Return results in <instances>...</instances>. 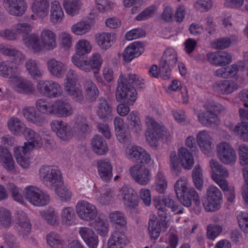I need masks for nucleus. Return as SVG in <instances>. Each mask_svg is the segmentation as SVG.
I'll return each mask as SVG.
<instances>
[{
    "label": "nucleus",
    "instance_id": "423d86ee",
    "mask_svg": "<svg viewBox=\"0 0 248 248\" xmlns=\"http://www.w3.org/2000/svg\"><path fill=\"white\" fill-rule=\"evenodd\" d=\"M21 70L16 63L9 61L0 64V75L11 79L14 89L19 93H29L33 89L31 83L19 76Z\"/></svg>",
    "mask_w": 248,
    "mask_h": 248
},
{
    "label": "nucleus",
    "instance_id": "4be33fe9",
    "mask_svg": "<svg viewBox=\"0 0 248 248\" xmlns=\"http://www.w3.org/2000/svg\"><path fill=\"white\" fill-rule=\"evenodd\" d=\"M129 170L132 178L140 185H147L151 179L150 170L143 165L135 164L131 166Z\"/></svg>",
    "mask_w": 248,
    "mask_h": 248
},
{
    "label": "nucleus",
    "instance_id": "b1692460",
    "mask_svg": "<svg viewBox=\"0 0 248 248\" xmlns=\"http://www.w3.org/2000/svg\"><path fill=\"white\" fill-rule=\"evenodd\" d=\"M196 141L204 154L208 156L213 154V137L210 132L205 130L199 131L196 135Z\"/></svg>",
    "mask_w": 248,
    "mask_h": 248
},
{
    "label": "nucleus",
    "instance_id": "2eb2a0df",
    "mask_svg": "<svg viewBox=\"0 0 248 248\" xmlns=\"http://www.w3.org/2000/svg\"><path fill=\"white\" fill-rule=\"evenodd\" d=\"M222 202V195L219 188L211 185L206 190V195L202 199V204L207 212H214L218 210Z\"/></svg>",
    "mask_w": 248,
    "mask_h": 248
},
{
    "label": "nucleus",
    "instance_id": "ea45409f",
    "mask_svg": "<svg viewBox=\"0 0 248 248\" xmlns=\"http://www.w3.org/2000/svg\"><path fill=\"white\" fill-rule=\"evenodd\" d=\"M47 69L49 73L54 77L62 78L66 70L64 63L55 59H50L47 62Z\"/></svg>",
    "mask_w": 248,
    "mask_h": 248
},
{
    "label": "nucleus",
    "instance_id": "bf43d9fd",
    "mask_svg": "<svg viewBox=\"0 0 248 248\" xmlns=\"http://www.w3.org/2000/svg\"><path fill=\"white\" fill-rule=\"evenodd\" d=\"M85 95L90 99L96 98L99 91L95 84L92 81H88L85 84Z\"/></svg>",
    "mask_w": 248,
    "mask_h": 248
},
{
    "label": "nucleus",
    "instance_id": "5701e85b",
    "mask_svg": "<svg viewBox=\"0 0 248 248\" xmlns=\"http://www.w3.org/2000/svg\"><path fill=\"white\" fill-rule=\"evenodd\" d=\"M74 48L75 53L73 55L71 61L76 66L84 59L82 57L91 53L93 50V46L89 40L81 38L76 42Z\"/></svg>",
    "mask_w": 248,
    "mask_h": 248
},
{
    "label": "nucleus",
    "instance_id": "864d4df0",
    "mask_svg": "<svg viewBox=\"0 0 248 248\" xmlns=\"http://www.w3.org/2000/svg\"><path fill=\"white\" fill-rule=\"evenodd\" d=\"M168 183L164 175L161 172H158L155 177L154 187L155 190L159 193H163L167 188Z\"/></svg>",
    "mask_w": 248,
    "mask_h": 248
},
{
    "label": "nucleus",
    "instance_id": "f704fd0d",
    "mask_svg": "<svg viewBox=\"0 0 248 248\" xmlns=\"http://www.w3.org/2000/svg\"><path fill=\"white\" fill-rule=\"evenodd\" d=\"M78 232L89 248H97L99 243L98 237L92 229L82 227L79 228Z\"/></svg>",
    "mask_w": 248,
    "mask_h": 248
},
{
    "label": "nucleus",
    "instance_id": "0e129e2a",
    "mask_svg": "<svg viewBox=\"0 0 248 248\" xmlns=\"http://www.w3.org/2000/svg\"><path fill=\"white\" fill-rule=\"evenodd\" d=\"M157 6L152 5L145 9L136 16L137 20H143L153 16L157 11Z\"/></svg>",
    "mask_w": 248,
    "mask_h": 248
},
{
    "label": "nucleus",
    "instance_id": "dca6fc26",
    "mask_svg": "<svg viewBox=\"0 0 248 248\" xmlns=\"http://www.w3.org/2000/svg\"><path fill=\"white\" fill-rule=\"evenodd\" d=\"M64 88L66 93L77 102H81L83 95L80 86L78 83V78L75 71H68L64 83Z\"/></svg>",
    "mask_w": 248,
    "mask_h": 248
},
{
    "label": "nucleus",
    "instance_id": "09e8293b",
    "mask_svg": "<svg viewBox=\"0 0 248 248\" xmlns=\"http://www.w3.org/2000/svg\"><path fill=\"white\" fill-rule=\"evenodd\" d=\"M91 226L101 236H106L108 232L109 223L107 219L99 218Z\"/></svg>",
    "mask_w": 248,
    "mask_h": 248
},
{
    "label": "nucleus",
    "instance_id": "6e6d98bb",
    "mask_svg": "<svg viewBox=\"0 0 248 248\" xmlns=\"http://www.w3.org/2000/svg\"><path fill=\"white\" fill-rule=\"evenodd\" d=\"M228 78H234L239 71H243L245 69V63L239 61L235 63L226 67Z\"/></svg>",
    "mask_w": 248,
    "mask_h": 248
},
{
    "label": "nucleus",
    "instance_id": "7ed1b4c3",
    "mask_svg": "<svg viewBox=\"0 0 248 248\" xmlns=\"http://www.w3.org/2000/svg\"><path fill=\"white\" fill-rule=\"evenodd\" d=\"M39 176L45 185L55 190L62 201H67L71 199L72 193L63 183L61 172L57 168L43 166L40 169Z\"/></svg>",
    "mask_w": 248,
    "mask_h": 248
},
{
    "label": "nucleus",
    "instance_id": "f03ea898",
    "mask_svg": "<svg viewBox=\"0 0 248 248\" xmlns=\"http://www.w3.org/2000/svg\"><path fill=\"white\" fill-rule=\"evenodd\" d=\"M143 83L142 79L134 74H121L116 92L117 101L127 105H134L137 99V93L134 88L128 86L131 84L137 88H141Z\"/></svg>",
    "mask_w": 248,
    "mask_h": 248
},
{
    "label": "nucleus",
    "instance_id": "cd10ccee",
    "mask_svg": "<svg viewBox=\"0 0 248 248\" xmlns=\"http://www.w3.org/2000/svg\"><path fill=\"white\" fill-rule=\"evenodd\" d=\"M32 26L27 23H18L15 25L12 30L5 29L0 33V35L9 40L16 39L20 34L27 33L31 31Z\"/></svg>",
    "mask_w": 248,
    "mask_h": 248
},
{
    "label": "nucleus",
    "instance_id": "c9c22d12",
    "mask_svg": "<svg viewBox=\"0 0 248 248\" xmlns=\"http://www.w3.org/2000/svg\"><path fill=\"white\" fill-rule=\"evenodd\" d=\"M213 88L216 92L228 94L237 90L238 85L237 82L232 80H221L217 82L214 85Z\"/></svg>",
    "mask_w": 248,
    "mask_h": 248
},
{
    "label": "nucleus",
    "instance_id": "58836bf2",
    "mask_svg": "<svg viewBox=\"0 0 248 248\" xmlns=\"http://www.w3.org/2000/svg\"><path fill=\"white\" fill-rule=\"evenodd\" d=\"M22 114L28 122L37 126L43 125L46 122V120L44 116L37 113L34 107L25 108L23 109Z\"/></svg>",
    "mask_w": 248,
    "mask_h": 248
},
{
    "label": "nucleus",
    "instance_id": "aec40b11",
    "mask_svg": "<svg viewBox=\"0 0 248 248\" xmlns=\"http://www.w3.org/2000/svg\"><path fill=\"white\" fill-rule=\"evenodd\" d=\"M76 210L78 217L84 221L91 222L96 218L98 215L96 206L85 201L78 202Z\"/></svg>",
    "mask_w": 248,
    "mask_h": 248
},
{
    "label": "nucleus",
    "instance_id": "f3484780",
    "mask_svg": "<svg viewBox=\"0 0 248 248\" xmlns=\"http://www.w3.org/2000/svg\"><path fill=\"white\" fill-rule=\"evenodd\" d=\"M24 194L32 205L41 206L46 205L49 201L48 195L39 187L30 186L25 188Z\"/></svg>",
    "mask_w": 248,
    "mask_h": 248
},
{
    "label": "nucleus",
    "instance_id": "0eeeda50",
    "mask_svg": "<svg viewBox=\"0 0 248 248\" xmlns=\"http://www.w3.org/2000/svg\"><path fill=\"white\" fill-rule=\"evenodd\" d=\"M51 128L57 136L63 141L70 140L75 134L84 133L90 130L86 118L82 116L76 117L73 129L66 123L58 120H54L51 122Z\"/></svg>",
    "mask_w": 248,
    "mask_h": 248
},
{
    "label": "nucleus",
    "instance_id": "ddd939ff",
    "mask_svg": "<svg viewBox=\"0 0 248 248\" xmlns=\"http://www.w3.org/2000/svg\"><path fill=\"white\" fill-rule=\"evenodd\" d=\"M103 62L102 55L99 52H94L88 59L82 60L76 66L86 72L92 71L96 80L103 83V80L99 74Z\"/></svg>",
    "mask_w": 248,
    "mask_h": 248
},
{
    "label": "nucleus",
    "instance_id": "9d476101",
    "mask_svg": "<svg viewBox=\"0 0 248 248\" xmlns=\"http://www.w3.org/2000/svg\"><path fill=\"white\" fill-rule=\"evenodd\" d=\"M42 145V140H36L34 141H26L22 146L15 147L14 154L18 165L23 168H29L31 162L29 153L34 149L41 147Z\"/></svg>",
    "mask_w": 248,
    "mask_h": 248
},
{
    "label": "nucleus",
    "instance_id": "7c9ffc66",
    "mask_svg": "<svg viewBox=\"0 0 248 248\" xmlns=\"http://www.w3.org/2000/svg\"><path fill=\"white\" fill-rule=\"evenodd\" d=\"M95 40L101 49L107 50L115 43L116 35L106 31L100 32L95 35Z\"/></svg>",
    "mask_w": 248,
    "mask_h": 248
},
{
    "label": "nucleus",
    "instance_id": "3c124183",
    "mask_svg": "<svg viewBox=\"0 0 248 248\" xmlns=\"http://www.w3.org/2000/svg\"><path fill=\"white\" fill-rule=\"evenodd\" d=\"M229 128L243 140L248 141V123L242 122L236 124L234 127L231 126Z\"/></svg>",
    "mask_w": 248,
    "mask_h": 248
},
{
    "label": "nucleus",
    "instance_id": "37998d69",
    "mask_svg": "<svg viewBox=\"0 0 248 248\" xmlns=\"http://www.w3.org/2000/svg\"><path fill=\"white\" fill-rule=\"evenodd\" d=\"M91 144L93 151L97 155H105L108 151L106 141L101 136H94L91 140Z\"/></svg>",
    "mask_w": 248,
    "mask_h": 248
},
{
    "label": "nucleus",
    "instance_id": "9b49d317",
    "mask_svg": "<svg viewBox=\"0 0 248 248\" xmlns=\"http://www.w3.org/2000/svg\"><path fill=\"white\" fill-rule=\"evenodd\" d=\"M204 107L206 110V112H195L199 122L207 127H212L219 124L220 120L215 112L221 111L223 107L214 102L205 104Z\"/></svg>",
    "mask_w": 248,
    "mask_h": 248
},
{
    "label": "nucleus",
    "instance_id": "79ce46f5",
    "mask_svg": "<svg viewBox=\"0 0 248 248\" xmlns=\"http://www.w3.org/2000/svg\"><path fill=\"white\" fill-rule=\"evenodd\" d=\"M33 14L39 18L44 19L48 15V5L46 0H34L31 6Z\"/></svg>",
    "mask_w": 248,
    "mask_h": 248
},
{
    "label": "nucleus",
    "instance_id": "1a4fd4ad",
    "mask_svg": "<svg viewBox=\"0 0 248 248\" xmlns=\"http://www.w3.org/2000/svg\"><path fill=\"white\" fill-rule=\"evenodd\" d=\"M210 166L212 179L223 191L226 192V195L228 201L232 202L235 198L234 188L230 187L225 179L229 175L228 170L215 159L210 161Z\"/></svg>",
    "mask_w": 248,
    "mask_h": 248
},
{
    "label": "nucleus",
    "instance_id": "a878e982",
    "mask_svg": "<svg viewBox=\"0 0 248 248\" xmlns=\"http://www.w3.org/2000/svg\"><path fill=\"white\" fill-rule=\"evenodd\" d=\"M97 14L90 13L88 16L89 21L81 20L73 25L71 27L73 33L78 36H83L88 33L94 24V21L97 19Z\"/></svg>",
    "mask_w": 248,
    "mask_h": 248
},
{
    "label": "nucleus",
    "instance_id": "f257e3e1",
    "mask_svg": "<svg viewBox=\"0 0 248 248\" xmlns=\"http://www.w3.org/2000/svg\"><path fill=\"white\" fill-rule=\"evenodd\" d=\"M154 203L158 210V216L161 217L159 220L156 215L152 214L149 216L148 231L149 235L152 240H156L159 237L161 231H165L170 225V217L167 213V208H170L175 213H182L183 208L174 203L169 198H161L155 197L154 199Z\"/></svg>",
    "mask_w": 248,
    "mask_h": 248
},
{
    "label": "nucleus",
    "instance_id": "473e14b6",
    "mask_svg": "<svg viewBox=\"0 0 248 248\" xmlns=\"http://www.w3.org/2000/svg\"><path fill=\"white\" fill-rule=\"evenodd\" d=\"M113 124L115 133L119 141L123 143L128 142L130 137L127 134L126 128L123 119L119 116L116 117L114 119Z\"/></svg>",
    "mask_w": 248,
    "mask_h": 248
},
{
    "label": "nucleus",
    "instance_id": "e2e57ef3",
    "mask_svg": "<svg viewBox=\"0 0 248 248\" xmlns=\"http://www.w3.org/2000/svg\"><path fill=\"white\" fill-rule=\"evenodd\" d=\"M239 163L242 166L248 165V146L242 144L238 147Z\"/></svg>",
    "mask_w": 248,
    "mask_h": 248
},
{
    "label": "nucleus",
    "instance_id": "412c9836",
    "mask_svg": "<svg viewBox=\"0 0 248 248\" xmlns=\"http://www.w3.org/2000/svg\"><path fill=\"white\" fill-rule=\"evenodd\" d=\"M37 89L41 94L49 98L57 97L62 93L61 85L53 80H40L37 83Z\"/></svg>",
    "mask_w": 248,
    "mask_h": 248
},
{
    "label": "nucleus",
    "instance_id": "4468645a",
    "mask_svg": "<svg viewBox=\"0 0 248 248\" xmlns=\"http://www.w3.org/2000/svg\"><path fill=\"white\" fill-rule=\"evenodd\" d=\"M9 131L17 136L23 135L27 141H34L36 140H42L39 135L31 128H27L26 125L16 117L11 118L7 122Z\"/></svg>",
    "mask_w": 248,
    "mask_h": 248
},
{
    "label": "nucleus",
    "instance_id": "e433bc0d",
    "mask_svg": "<svg viewBox=\"0 0 248 248\" xmlns=\"http://www.w3.org/2000/svg\"><path fill=\"white\" fill-rule=\"evenodd\" d=\"M134 190L126 186H124L118 194V198L122 200L124 204L129 207H134L138 205L137 200L135 199Z\"/></svg>",
    "mask_w": 248,
    "mask_h": 248
},
{
    "label": "nucleus",
    "instance_id": "338daca9",
    "mask_svg": "<svg viewBox=\"0 0 248 248\" xmlns=\"http://www.w3.org/2000/svg\"><path fill=\"white\" fill-rule=\"evenodd\" d=\"M26 67L29 74L33 77H40L41 73L38 68V64L35 61L30 60L26 63Z\"/></svg>",
    "mask_w": 248,
    "mask_h": 248
},
{
    "label": "nucleus",
    "instance_id": "20e7f679",
    "mask_svg": "<svg viewBox=\"0 0 248 248\" xmlns=\"http://www.w3.org/2000/svg\"><path fill=\"white\" fill-rule=\"evenodd\" d=\"M160 117L161 114L157 110H153L145 119V135L146 140L152 146L156 145L158 139L166 142L171 137V134L169 130L157 122V121Z\"/></svg>",
    "mask_w": 248,
    "mask_h": 248
},
{
    "label": "nucleus",
    "instance_id": "680f3d73",
    "mask_svg": "<svg viewBox=\"0 0 248 248\" xmlns=\"http://www.w3.org/2000/svg\"><path fill=\"white\" fill-rule=\"evenodd\" d=\"M134 151H137L139 153L136 155H133L132 153H129L132 157H135L137 158H140L139 161L144 164H148L151 161V158L150 155L146 152L142 148H136Z\"/></svg>",
    "mask_w": 248,
    "mask_h": 248
},
{
    "label": "nucleus",
    "instance_id": "49530a36",
    "mask_svg": "<svg viewBox=\"0 0 248 248\" xmlns=\"http://www.w3.org/2000/svg\"><path fill=\"white\" fill-rule=\"evenodd\" d=\"M60 215L63 227L67 228L74 225L75 214L73 208L70 207L63 208L61 212Z\"/></svg>",
    "mask_w": 248,
    "mask_h": 248
},
{
    "label": "nucleus",
    "instance_id": "bb28decb",
    "mask_svg": "<svg viewBox=\"0 0 248 248\" xmlns=\"http://www.w3.org/2000/svg\"><path fill=\"white\" fill-rule=\"evenodd\" d=\"M50 112L52 114L59 117H67L72 115L73 109L69 102L63 99H57L52 101V108Z\"/></svg>",
    "mask_w": 248,
    "mask_h": 248
},
{
    "label": "nucleus",
    "instance_id": "c85d7f7f",
    "mask_svg": "<svg viewBox=\"0 0 248 248\" xmlns=\"http://www.w3.org/2000/svg\"><path fill=\"white\" fill-rule=\"evenodd\" d=\"M4 7L11 15L21 16L27 9V4L24 0H4Z\"/></svg>",
    "mask_w": 248,
    "mask_h": 248
},
{
    "label": "nucleus",
    "instance_id": "a19ab883",
    "mask_svg": "<svg viewBox=\"0 0 248 248\" xmlns=\"http://www.w3.org/2000/svg\"><path fill=\"white\" fill-rule=\"evenodd\" d=\"M0 163L8 172H14L15 163L11 153L6 148L0 150Z\"/></svg>",
    "mask_w": 248,
    "mask_h": 248
},
{
    "label": "nucleus",
    "instance_id": "f8f14e48",
    "mask_svg": "<svg viewBox=\"0 0 248 248\" xmlns=\"http://www.w3.org/2000/svg\"><path fill=\"white\" fill-rule=\"evenodd\" d=\"M170 166L173 170H179L180 164L185 169L190 170L194 163L192 154L185 147L179 149L178 154L175 152H171L170 155Z\"/></svg>",
    "mask_w": 248,
    "mask_h": 248
},
{
    "label": "nucleus",
    "instance_id": "4d7b16f0",
    "mask_svg": "<svg viewBox=\"0 0 248 248\" xmlns=\"http://www.w3.org/2000/svg\"><path fill=\"white\" fill-rule=\"evenodd\" d=\"M41 216L50 224L55 225L59 222L58 213L54 209L44 211L41 212Z\"/></svg>",
    "mask_w": 248,
    "mask_h": 248
},
{
    "label": "nucleus",
    "instance_id": "13d9d810",
    "mask_svg": "<svg viewBox=\"0 0 248 248\" xmlns=\"http://www.w3.org/2000/svg\"><path fill=\"white\" fill-rule=\"evenodd\" d=\"M236 218L240 229L244 233H248V213L240 212L237 214Z\"/></svg>",
    "mask_w": 248,
    "mask_h": 248
},
{
    "label": "nucleus",
    "instance_id": "a211bd4d",
    "mask_svg": "<svg viewBox=\"0 0 248 248\" xmlns=\"http://www.w3.org/2000/svg\"><path fill=\"white\" fill-rule=\"evenodd\" d=\"M216 150L218 159L223 164L233 165L236 163V152L228 142L222 141L217 143Z\"/></svg>",
    "mask_w": 248,
    "mask_h": 248
},
{
    "label": "nucleus",
    "instance_id": "c03bdc74",
    "mask_svg": "<svg viewBox=\"0 0 248 248\" xmlns=\"http://www.w3.org/2000/svg\"><path fill=\"white\" fill-rule=\"evenodd\" d=\"M83 3L80 0H63V6L66 14L75 16L78 15L81 10Z\"/></svg>",
    "mask_w": 248,
    "mask_h": 248
},
{
    "label": "nucleus",
    "instance_id": "39448f33",
    "mask_svg": "<svg viewBox=\"0 0 248 248\" xmlns=\"http://www.w3.org/2000/svg\"><path fill=\"white\" fill-rule=\"evenodd\" d=\"M56 34L52 30L45 28L41 32L40 37L37 33H32L24 37V44L35 52L44 50H52L57 46Z\"/></svg>",
    "mask_w": 248,
    "mask_h": 248
},
{
    "label": "nucleus",
    "instance_id": "69168bd1",
    "mask_svg": "<svg viewBox=\"0 0 248 248\" xmlns=\"http://www.w3.org/2000/svg\"><path fill=\"white\" fill-rule=\"evenodd\" d=\"M161 241L165 242L168 244L167 247L169 248H176L178 244V237L177 235L174 233H168L165 237H162L160 238Z\"/></svg>",
    "mask_w": 248,
    "mask_h": 248
},
{
    "label": "nucleus",
    "instance_id": "a18cd8bd",
    "mask_svg": "<svg viewBox=\"0 0 248 248\" xmlns=\"http://www.w3.org/2000/svg\"><path fill=\"white\" fill-rule=\"evenodd\" d=\"M126 122L127 127L132 132L137 133L141 130L142 126L138 111H131L127 117Z\"/></svg>",
    "mask_w": 248,
    "mask_h": 248
},
{
    "label": "nucleus",
    "instance_id": "6e6552de",
    "mask_svg": "<svg viewBox=\"0 0 248 248\" xmlns=\"http://www.w3.org/2000/svg\"><path fill=\"white\" fill-rule=\"evenodd\" d=\"M174 189L177 198L185 206L189 207L192 204L196 206L200 205L199 194L189 185L187 179L184 177L179 179L174 184Z\"/></svg>",
    "mask_w": 248,
    "mask_h": 248
},
{
    "label": "nucleus",
    "instance_id": "603ef678",
    "mask_svg": "<svg viewBox=\"0 0 248 248\" xmlns=\"http://www.w3.org/2000/svg\"><path fill=\"white\" fill-rule=\"evenodd\" d=\"M109 219L111 223L116 226L124 228L126 221L124 215L119 211H113L109 213Z\"/></svg>",
    "mask_w": 248,
    "mask_h": 248
},
{
    "label": "nucleus",
    "instance_id": "8fccbe9b",
    "mask_svg": "<svg viewBox=\"0 0 248 248\" xmlns=\"http://www.w3.org/2000/svg\"><path fill=\"white\" fill-rule=\"evenodd\" d=\"M58 40L60 47L64 50H69L72 46L73 42V36L68 31H62L58 34Z\"/></svg>",
    "mask_w": 248,
    "mask_h": 248
},
{
    "label": "nucleus",
    "instance_id": "393cba45",
    "mask_svg": "<svg viewBox=\"0 0 248 248\" xmlns=\"http://www.w3.org/2000/svg\"><path fill=\"white\" fill-rule=\"evenodd\" d=\"M145 51V45L140 41H135L129 44L124 49L122 57L125 62H130L135 58L141 55Z\"/></svg>",
    "mask_w": 248,
    "mask_h": 248
},
{
    "label": "nucleus",
    "instance_id": "4c0bfd02",
    "mask_svg": "<svg viewBox=\"0 0 248 248\" xmlns=\"http://www.w3.org/2000/svg\"><path fill=\"white\" fill-rule=\"evenodd\" d=\"M128 243L129 241L124 234L114 232L108 240L107 248H123Z\"/></svg>",
    "mask_w": 248,
    "mask_h": 248
},
{
    "label": "nucleus",
    "instance_id": "5fc2aeb1",
    "mask_svg": "<svg viewBox=\"0 0 248 248\" xmlns=\"http://www.w3.org/2000/svg\"><path fill=\"white\" fill-rule=\"evenodd\" d=\"M192 180L196 188L201 190L203 187L202 169L199 165H196L192 170Z\"/></svg>",
    "mask_w": 248,
    "mask_h": 248
},
{
    "label": "nucleus",
    "instance_id": "6ab92c4d",
    "mask_svg": "<svg viewBox=\"0 0 248 248\" xmlns=\"http://www.w3.org/2000/svg\"><path fill=\"white\" fill-rule=\"evenodd\" d=\"M178 61L177 53L171 47H168L165 50L160 60V72L163 76H170L171 69Z\"/></svg>",
    "mask_w": 248,
    "mask_h": 248
},
{
    "label": "nucleus",
    "instance_id": "774afa93",
    "mask_svg": "<svg viewBox=\"0 0 248 248\" xmlns=\"http://www.w3.org/2000/svg\"><path fill=\"white\" fill-rule=\"evenodd\" d=\"M243 178L245 184L242 189V199L245 203L248 204V168L243 170Z\"/></svg>",
    "mask_w": 248,
    "mask_h": 248
},
{
    "label": "nucleus",
    "instance_id": "72a5a7b5",
    "mask_svg": "<svg viewBox=\"0 0 248 248\" xmlns=\"http://www.w3.org/2000/svg\"><path fill=\"white\" fill-rule=\"evenodd\" d=\"M98 174L104 182L109 181L112 177V166L108 159H105L99 160L97 163Z\"/></svg>",
    "mask_w": 248,
    "mask_h": 248
},
{
    "label": "nucleus",
    "instance_id": "2f4dec72",
    "mask_svg": "<svg viewBox=\"0 0 248 248\" xmlns=\"http://www.w3.org/2000/svg\"><path fill=\"white\" fill-rule=\"evenodd\" d=\"M64 13L60 2L57 0H52L49 6V19L54 24L62 22Z\"/></svg>",
    "mask_w": 248,
    "mask_h": 248
},
{
    "label": "nucleus",
    "instance_id": "052dcab7",
    "mask_svg": "<svg viewBox=\"0 0 248 248\" xmlns=\"http://www.w3.org/2000/svg\"><path fill=\"white\" fill-rule=\"evenodd\" d=\"M222 231V227L219 225L210 224L207 229V237L209 239L214 240Z\"/></svg>",
    "mask_w": 248,
    "mask_h": 248
},
{
    "label": "nucleus",
    "instance_id": "de8ad7c7",
    "mask_svg": "<svg viewBox=\"0 0 248 248\" xmlns=\"http://www.w3.org/2000/svg\"><path fill=\"white\" fill-rule=\"evenodd\" d=\"M96 112L100 119L107 120L111 116L112 108L105 99L100 98L98 103Z\"/></svg>",
    "mask_w": 248,
    "mask_h": 248
},
{
    "label": "nucleus",
    "instance_id": "c756f323",
    "mask_svg": "<svg viewBox=\"0 0 248 248\" xmlns=\"http://www.w3.org/2000/svg\"><path fill=\"white\" fill-rule=\"evenodd\" d=\"M208 61L216 66H223L230 63L232 60L231 54L226 51H217L207 54Z\"/></svg>",
    "mask_w": 248,
    "mask_h": 248
}]
</instances>
